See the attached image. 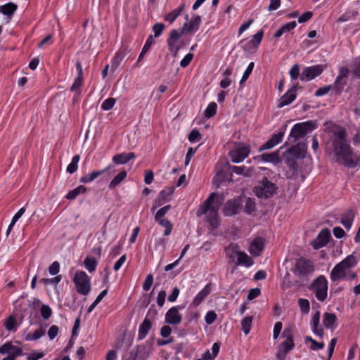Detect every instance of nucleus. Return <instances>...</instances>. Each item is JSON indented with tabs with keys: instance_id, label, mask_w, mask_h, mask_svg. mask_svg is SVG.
Listing matches in <instances>:
<instances>
[{
	"instance_id": "46",
	"label": "nucleus",
	"mask_w": 360,
	"mask_h": 360,
	"mask_svg": "<svg viewBox=\"0 0 360 360\" xmlns=\"http://www.w3.org/2000/svg\"><path fill=\"white\" fill-rule=\"evenodd\" d=\"M217 105L214 102L210 103L206 110H205V116L207 118H210L216 115Z\"/></svg>"
},
{
	"instance_id": "35",
	"label": "nucleus",
	"mask_w": 360,
	"mask_h": 360,
	"mask_svg": "<svg viewBox=\"0 0 360 360\" xmlns=\"http://www.w3.org/2000/svg\"><path fill=\"white\" fill-rule=\"evenodd\" d=\"M354 214L352 211L349 210L346 212L341 219V224L347 229H349L352 227L354 220Z\"/></svg>"
},
{
	"instance_id": "33",
	"label": "nucleus",
	"mask_w": 360,
	"mask_h": 360,
	"mask_svg": "<svg viewBox=\"0 0 360 360\" xmlns=\"http://www.w3.org/2000/svg\"><path fill=\"white\" fill-rule=\"evenodd\" d=\"M261 158L264 162H271L275 165L281 162L278 151L271 153H264L261 155Z\"/></svg>"
},
{
	"instance_id": "34",
	"label": "nucleus",
	"mask_w": 360,
	"mask_h": 360,
	"mask_svg": "<svg viewBox=\"0 0 360 360\" xmlns=\"http://www.w3.org/2000/svg\"><path fill=\"white\" fill-rule=\"evenodd\" d=\"M337 317L334 314L325 313L323 314V324L327 328L333 329L336 322Z\"/></svg>"
},
{
	"instance_id": "8",
	"label": "nucleus",
	"mask_w": 360,
	"mask_h": 360,
	"mask_svg": "<svg viewBox=\"0 0 360 360\" xmlns=\"http://www.w3.org/2000/svg\"><path fill=\"white\" fill-rule=\"evenodd\" d=\"M277 189L275 184L264 177L259 184L255 187L254 192L258 198H269L276 193Z\"/></svg>"
},
{
	"instance_id": "47",
	"label": "nucleus",
	"mask_w": 360,
	"mask_h": 360,
	"mask_svg": "<svg viewBox=\"0 0 360 360\" xmlns=\"http://www.w3.org/2000/svg\"><path fill=\"white\" fill-rule=\"evenodd\" d=\"M45 334V330L42 328H39L36 330L33 334L27 335L26 340H36L39 339L41 336Z\"/></svg>"
},
{
	"instance_id": "23",
	"label": "nucleus",
	"mask_w": 360,
	"mask_h": 360,
	"mask_svg": "<svg viewBox=\"0 0 360 360\" xmlns=\"http://www.w3.org/2000/svg\"><path fill=\"white\" fill-rule=\"evenodd\" d=\"M264 248V240L262 238H255L249 247V251L254 256H259Z\"/></svg>"
},
{
	"instance_id": "38",
	"label": "nucleus",
	"mask_w": 360,
	"mask_h": 360,
	"mask_svg": "<svg viewBox=\"0 0 360 360\" xmlns=\"http://www.w3.org/2000/svg\"><path fill=\"white\" fill-rule=\"evenodd\" d=\"M357 263L356 257L354 255H348L345 259L340 262L346 270L354 266Z\"/></svg>"
},
{
	"instance_id": "61",
	"label": "nucleus",
	"mask_w": 360,
	"mask_h": 360,
	"mask_svg": "<svg viewBox=\"0 0 360 360\" xmlns=\"http://www.w3.org/2000/svg\"><path fill=\"white\" fill-rule=\"evenodd\" d=\"M60 270V264L58 262H53L49 267V272L51 275H56Z\"/></svg>"
},
{
	"instance_id": "36",
	"label": "nucleus",
	"mask_w": 360,
	"mask_h": 360,
	"mask_svg": "<svg viewBox=\"0 0 360 360\" xmlns=\"http://www.w3.org/2000/svg\"><path fill=\"white\" fill-rule=\"evenodd\" d=\"M243 198V202H245L244 212L248 214H252L256 209L255 200L250 198Z\"/></svg>"
},
{
	"instance_id": "26",
	"label": "nucleus",
	"mask_w": 360,
	"mask_h": 360,
	"mask_svg": "<svg viewBox=\"0 0 360 360\" xmlns=\"http://www.w3.org/2000/svg\"><path fill=\"white\" fill-rule=\"evenodd\" d=\"M320 320V312L317 311L311 319V325H312V330L313 332L319 335L320 338H323V329L321 327H319Z\"/></svg>"
},
{
	"instance_id": "59",
	"label": "nucleus",
	"mask_w": 360,
	"mask_h": 360,
	"mask_svg": "<svg viewBox=\"0 0 360 360\" xmlns=\"http://www.w3.org/2000/svg\"><path fill=\"white\" fill-rule=\"evenodd\" d=\"M217 319V314L214 311H208L205 317V320L207 324L210 325L213 323Z\"/></svg>"
},
{
	"instance_id": "55",
	"label": "nucleus",
	"mask_w": 360,
	"mask_h": 360,
	"mask_svg": "<svg viewBox=\"0 0 360 360\" xmlns=\"http://www.w3.org/2000/svg\"><path fill=\"white\" fill-rule=\"evenodd\" d=\"M62 279L61 275H58L52 278H41L40 282L43 283L45 285L48 284H58Z\"/></svg>"
},
{
	"instance_id": "3",
	"label": "nucleus",
	"mask_w": 360,
	"mask_h": 360,
	"mask_svg": "<svg viewBox=\"0 0 360 360\" xmlns=\"http://www.w3.org/2000/svg\"><path fill=\"white\" fill-rule=\"evenodd\" d=\"M307 148V144L300 142L288 149L284 153L285 162L290 170L287 172L288 179L292 178L297 173V160L305 157Z\"/></svg>"
},
{
	"instance_id": "28",
	"label": "nucleus",
	"mask_w": 360,
	"mask_h": 360,
	"mask_svg": "<svg viewBox=\"0 0 360 360\" xmlns=\"http://www.w3.org/2000/svg\"><path fill=\"white\" fill-rule=\"evenodd\" d=\"M231 174H226L223 171H220L217 172L216 176L213 178V184L216 185L217 187L220 186V184L226 181H231Z\"/></svg>"
},
{
	"instance_id": "20",
	"label": "nucleus",
	"mask_w": 360,
	"mask_h": 360,
	"mask_svg": "<svg viewBox=\"0 0 360 360\" xmlns=\"http://www.w3.org/2000/svg\"><path fill=\"white\" fill-rule=\"evenodd\" d=\"M297 86H293L281 98L278 105V108H283L290 104L296 98Z\"/></svg>"
},
{
	"instance_id": "62",
	"label": "nucleus",
	"mask_w": 360,
	"mask_h": 360,
	"mask_svg": "<svg viewBox=\"0 0 360 360\" xmlns=\"http://www.w3.org/2000/svg\"><path fill=\"white\" fill-rule=\"evenodd\" d=\"M201 134H200L198 130L193 129L191 131L188 136V139L191 142H195L200 139Z\"/></svg>"
},
{
	"instance_id": "24",
	"label": "nucleus",
	"mask_w": 360,
	"mask_h": 360,
	"mask_svg": "<svg viewBox=\"0 0 360 360\" xmlns=\"http://www.w3.org/2000/svg\"><path fill=\"white\" fill-rule=\"evenodd\" d=\"M136 155L134 153H122L117 154L112 157V161L117 165H124L127 163L131 160L135 158Z\"/></svg>"
},
{
	"instance_id": "21",
	"label": "nucleus",
	"mask_w": 360,
	"mask_h": 360,
	"mask_svg": "<svg viewBox=\"0 0 360 360\" xmlns=\"http://www.w3.org/2000/svg\"><path fill=\"white\" fill-rule=\"evenodd\" d=\"M0 354L20 356L22 354V349L20 347L13 345L11 342H8L0 347Z\"/></svg>"
},
{
	"instance_id": "60",
	"label": "nucleus",
	"mask_w": 360,
	"mask_h": 360,
	"mask_svg": "<svg viewBox=\"0 0 360 360\" xmlns=\"http://www.w3.org/2000/svg\"><path fill=\"white\" fill-rule=\"evenodd\" d=\"M153 283V276L152 274H148L146 276V278L145 279V281L143 282V289L145 291L149 290V289L150 288Z\"/></svg>"
},
{
	"instance_id": "52",
	"label": "nucleus",
	"mask_w": 360,
	"mask_h": 360,
	"mask_svg": "<svg viewBox=\"0 0 360 360\" xmlns=\"http://www.w3.org/2000/svg\"><path fill=\"white\" fill-rule=\"evenodd\" d=\"M171 209V205H168L162 208H160L155 215V220H158L160 218L163 219V217L167 213L169 210Z\"/></svg>"
},
{
	"instance_id": "56",
	"label": "nucleus",
	"mask_w": 360,
	"mask_h": 360,
	"mask_svg": "<svg viewBox=\"0 0 360 360\" xmlns=\"http://www.w3.org/2000/svg\"><path fill=\"white\" fill-rule=\"evenodd\" d=\"M140 348L136 347L132 349L129 353V356L127 360H145L144 358H141L139 354Z\"/></svg>"
},
{
	"instance_id": "27",
	"label": "nucleus",
	"mask_w": 360,
	"mask_h": 360,
	"mask_svg": "<svg viewBox=\"0 0 360 360\" xmlns=\"http://www.w3.org/2000/svg\"><path fill=\"white\" fill-rule=\"evenodd\" d=\"M210 285L207 284L193 299V305L198 307L205 300V298L210 293Z\"/></svg>"
},
{
	"instance_id": "11",
	"label": "nucleus",
	"mask_w": 360,
	"mask_h": 360,
	"mask_svg": "<svg viewBox=\"0 0 360 360\" xmlns=\"http://www.w3.org/2000/svg\"><path fill=\"white\" fill-rule=\"evenodd\" d=\"M243 196L229 200L224 205L222 212L225 216H233L238 213L243 205Z\"/></svg>"
},
{
	"instance_id": "5",
	"label": "nucleus",
	"mask_w": 360,
	"mask_h": 360,
	"mask_svg": "<svg viewBox=\"0 0 360 360\" xmlns=\"http://www.w3.org/2000/svg\"><path fill=\"white\" fill-rule=\"evenodd\" d=\"M282 336L285 338V340L278 347V352L276 353L278 360H285L287 354L295 347L293 336L290 328H285L283 331Z\"/></svg>"
},
{
	"instance_id": "37",
	"label": "nucleus",
	"mask_w": 360,
	"mask_h": 360,
	"mask_svg": "<svg viewBox=\"0 0 360 360\" xmlns=\"http://www.w3.org/2000/svg\"><path fill=\"white\" fill-rule=\"evenodd\" d=\"M17 5L13 3H8L5 5L0 6V12L3 14L11 16L17 10Z\"/></svg>"
},
{
	"instance_id": "32",
	"label": "nucleus",
	"mask_w": 360,
	"mask_h": 360,
	"mask_svg": "<svg viewBox=\"0 0 360 360\" xmlns=\"http://www.w3.org/2000/svg\"><path fill=\"white\" fill-rule=\"evenodd\" d=\"M127 172L124 170L118 173L108 184L109 189L115 188L127 177Z\"/></svg>"
},
{
	"instance_id": "53",
	"label": "nucleus",
	"mask_w": 360,
	"mask_h": 360,
	"mask_svg": "<svg viewBox=\"0 0 360 360\" xmlns=\"http://www.w3.org/2000/svg\"><path fill=\"white\" fill-rule=\"evenodd\" d=\"M15 319L13 316H9L5 321L4 326L7 330H13L15 328Z\"/></svg>"
},
{
	"instance_id": "30",
	"label": "nucleus",
	"mask_w": 360,
	"mask_h": 360,
	"mask_svg": "<svg viewBox=\"0 0 360 360\" xmlns=\"http://www.w3.org/2000/svg\"><path fill=\"white\" fill-rule=\"evenodd\" d=\"M184 4L180 6L178 8L173 10L170 13L166 14L164 17L165 21L169 22L170 24L173 23L175 20L180 15L184 9Z\"/></svg>"
},
{
	"instance_id": "17",
	"label": "nucleus",
	"mask_w": 360,
	"mask_h": 360,
	"mask_svg": "<svg viewBox=\"0 0 360 360\" xmlns=\"http://www.w3.org/2000/svg\"><path fill=\"white\" fill-rule=\"evenodd\" d=\"M231 248L232 251L235 252L238 255V261L236 263V266L239 264L244 265L247 267L250 266L253 264L252 259L249 257L245 252L241 251H237L238 246L231 245V247L228 248L230 250Z\"/></svg>"
},
{
	"instance_id": "64",
	"label": "nucleus",
	"mask_w": 360,
	"mask_h": 360,
	"mask_svg": "<svg viewBox=\"0 0 360 360\" xmlns=\"http://www.w3.org/2000/svg\"><path fill=\"white\" fill-rule=\"evenodd\" d=\"M58 327L56 325H53L50 327L48 330V335L51 340L54 339L58 333Z\"/></svg>"
},
{
	"instance_id": "48",
	"label": "nucleus",
	"mask_w": 360,
	"mask_h": 360,
	"mask_svg": "<svg viewBox=\"0 0 360 360\" xmlns=\"http://www.w3.org/2000/svg\"><path fill=\"white\" fill-rule=\"evenodd\" d=\"M263 35H264V32L262 30L259 31L257 33H256L253 36L252 39H251L249 41V44L251 46L257 48L258 46V45L260 44V42L262 41Z\"/></svg>"
},
{
	"instance_id": "6",
	"label": "nucleus",
	"mask_w": 360,
	"mask_h": 360,
	"mask_svg": "<svg viewBox=\"0 0 360 360\" xmlns=\"http://www.w3.org/2000/svg\"><path fill=\"white\" fill-rule=\"evenodd\" d=\"M314 270L312 262L304 257L297 259L294 268L292 269V271L300 278L307 277Z\"/></svg>"
},
{
	"instance_id": "31",
	"label": "nucleus",
	"mask_w": 360,
	"mask_h": 360,
	"mask_svg": "<svg viewBox=\"0 0 360 360\" xmlns=\"http://www.w3.org/2000/svg\"><path fill=\"white\" fill-rule=\"evenodd\" d=\"M231 172L236 173L244 176H250L254 172L252 168H246L245 166H233L231 167Z\"/></svg>"
},
{
	"instance_id": "58",
	"label": "nucleus",
	"mask_w": 360,
	"mask_h": 360,
	"mask_svg": "<svg viewBox=\"0 0 360 360\" xmlns=\"http://www.w3.org/2000/svg\"><path fill=\"white\" fill-rule=\"evenodd\" d=\"M165 29V25L163 23H156L153 26V30L154 32V37H158Z\"/></svg>"
},
{
	"instance_id": "14",
	"label": "nucleus",
	"mask_w": 360,
	"mask_h": 360,
	"mask_svg": "<svg viewBox=\"0 0 360 360\" xmlns=\"http://www.w3.org/2000/svg\"><path fill=\"white\" fill-rule=\"evenodd\" d=\"M250 150L249 147L243 146L236 148L229 152V156L231 158L232 162L235 163H239L243 161L250 153Z\"/></svg>"
},
{
	"instance_id": "9",
	"label": "nucleus",
	"mask_w": 360,
	"mask_h": 360,
	"mask_svg": "<svg viewBox=\"0 0 360 360\" xmlns=\"http://www.w3.org/2000/svg\"><path fill=\"white\" fill-rule=\"evenodd\" d=\"M316 295V298L323 302L328 294V281L324 276H320L316 278L309 287Z\"/></svg>"
},
{
	"instance_id": "4",
	"label": "nucleus",
	"mask_w": 360,
	"mask_h": 360,
	"mask_svg": "<svg viewBox=\"0 0 360 360\" xmlns=\"http://www.w3.org/2000/svg\"><path fill=\"white\" fill-rule=\"evenodd\" d=\"M316 128V124L313 121L297 123L291 129L288 142L290 144L295 143L298 139L303 138Z\"/></svg>"
},
{
	"instance_id": "7",
	"label": "nucleus",
	"mask_w": 360,
	"mask_h": 360,
	"mask_svg": "<svg viewBox=\"0 0 360 360\" xmlns=\"http://www.w3.org/2000/svg\"><path fill=\"white\" fill-rule=\"evenodd\" d=\"M78 293L86 295L91 290V278L82 271H77L73 278Z\"/></svg>"
},
{
	"instance_id": "43",
	"label": "nucleus",
	"mask_w": 360,
	"mask_h": 360,
	"mask_svg": "<svg viewBox=\"0 0 360 360\" xmlns=\"http://www.w3.org/2000/svg\"><path fill=\"white\" fill-rule=\"evenodd\" d=\"M252 319V316H246L241 321V328L245 335L250 333Z\"/></svg>"
},
{
	"instance_id": "57",
	"label": "nucleus",
	"mask_w": 360,
	"mask_h": 360,
	"mask_svg": "<svg viewBox=\"0 0 360 360\" xmlns=\"http://www.w3.org/2000/svg\"><path fill=\"white\" fill-rule=\"evenodd\" d=\"M290 76L292 79H297L300 76V65L295 64L290 70Z\"/></svg>"
},
{
	"instance_id": "15",
	"label": "nucleus",
	"mask_w": 360,
	"mask_h": 360,
	"mask_svg": "<svg viewBox=\"0 0 360 360\" xmlns=\"http://www.w3.org/2000/svg\"><path fill=\"white\" fill-rule=\"evenodd\" d=\"M330 237V231L328 229H324L321 231L316 238L311 243V245L314 249L319 250L327 245Z\"/></svg>"
},
{
	"instance_id": "50",
	"label": "nucleus",
	"mask_w": 360,
	"mask_h": 360,
	"mask_svg": "<svg viewBox=\"0 0 360 360\" xmlns=\"http://www.w3.org/2000/svg\"><path fill=\"white\" fill-rule=\"evenodd\" d=\"M115 102V98H108L103 102V103L101 104V108L104 110H109L112 108Z\"/></svg>"
},
{
	"instance_id": "18",
	"label": "nucleus",
	"mask_w": 360,
	"mask_h": 360,
	"mask_svg": "<svg viewBox=\"0 0 360 360\" xmlns=\"http://www.w3.org/2000/svg\"><path fill=\"white\" fill-rule=\"evenodd\" d=\"M174 187L170 186L160 191L158 198L154 201L155 206L153 207V209L154 210L155 207L161 206L165 202L169 201L170 196L174 193Z\"/></svg>"
},
{
	"instance_id": "22",
	"label": "nucleus",
	"mask_w": 360,
	"mask_h": 360,
	"mask_svg": "<svg viewBox=\"0 0 360 360\" xmlns=\"http://www.w3.org/2000/svg\"><path fill=\"white\" fill-rule=\"evenodd\" d=\"M284 136V132L280 131L277 134H273L271 138L266 142L264 145L260 148V150H269L281 142L283 137Z\"/></svg>"
},
{
	"instance_id": "2",
	"label": "nucleus",
	"mask_w": 360,
	"mask_h": 360,
	"mask_svg": "<svg viewBox=\"0 0 360 360\" xmlns=\"http://www.w3.org/2000/svg\"><path fill=\"white\" fill-rule=\"evenodd\" d=\"M224 201V198L215 193L210 195L208 198L201 205L197 214H205L207 222L212 229H217L219 225L218 211L220 205Z\"/></svg>"
},
{
	"instance_id": "40",
	"label": "nucleus",
	"mask_w": 360,
	"mask_h": 360,
	"mask_svg": "<svg viewBox=\"0 0 360 360\" xmlns=\"http://www.w3.org/2000/svg\"><path fill=\"white\" fill-rule=\"evenodd\" d=\"M155 43V40L152 35H150L148 38L146 44H144L142 51L139 56L138 61H140L143 58L144 55L149 51L151 46Z\"/></svg>"
},
{
	"instance_id": "49",
	"label": "nucleus",
	"mask_w": 360,
	"mask_h": 360,
	"mask_svg": "<svg viewBox=\"0 0 360 360\" xmlns=\"http://www.w3.org/2000/svg\"><path fill=\"white\" fill-rule=\"evenodd\" d=\"M298 304L302 312L307 314L309 311L310 304L309 302L307 299H299Z\"/></svg>"
},
{
	"instance_id": "12",
	"label": "nucleus",
	"mask_w": 360,
	"mask_h": 360,
	"mask_svg": "<svg viewBox=\"0 0 360 360\" xmlns=\"http://www.w3.org/2000/svg\"><path fill=\"white\" fill-rule=\"evenodd\" d=\"M324 70V65H316L311 67H306L300 75L302 81H310L319 76Z\"/></svg>"
},
{
	"instance_id": "44",
	"label": "nucleus",
	"mask_w": 360,
	"mask_h": 360,
	"mask_svg": "<svg viewBox=\"0 0 360 360\" xmlns=\"http://www.w3.org/2000/svg\"><path fill=\"white\" fill-rule=\"evenodd\" d=\"M79 160L80 156L79 155H76L72 158L71 162L67 167V172L68 173L73 174L77 171Z\"/></svg>"
},
{
	"instance_id": "42",
	"label": "nucleus",
	"mask_w": 360,
	"mask_h": 360,
	"mask_svg": "<svg viewBox=\"0 0 360 360\" xmlns=\"http://www.w3.org/2000/svg\"><path fill=\"white\" fill-rule=\"evenodd\" d=\"M86 269L90 272L95 271L97 266V261L94 257H87L84 262Z\"/></svg>"
},
{
	"instance_id": "45",
	"label": "nucleus",
	"mask_w": 360,
	"mask_h": 360,
	"mask_svg": "<svg viewBox=\"0 0 360 360\" xmlns=\"http://www.w3.org/2000/svg\"><path fill=\"white\" fill-rule=\"evenodd\" d=\"M125 57L126 53L124 51H120L119 52H117L112 60V68L114 69L117 68Z\"/></svg>"
},
{
	"instance_id": "13",
	"label": "nucleus",
	"mask_w": 360,
	"mask_h": 360,
	"mask_svg": "<svg viewBox=\"0 0 360 360\" xmlns=\"http://www.w3.org/2000/svg\"><path fill=\"white\" fill-rule=\"evenodd\" d=\"M349 72L347 68L343 67L340 69L339 75L333 85V88L335 89L337 94L342 92L346 85Z\"/></svg>"
},
{
	"instance_id": "41",
	"label": "nucleus",
	"mask_w": 360,
	"mask_h": 360,
	"mask_svg": "<svg viewBox=\"0 0 360 360\" xmlns=\"http://www.w3.org/2000/svg\"><path fill=\"white\" fill-rule=\"evenodd\" d=\"M155 221H158L160 225H161L162 226L165 228V233H164L165 236H169L171 233L172 228H173V225L170 221H169L167 219H164V218L163 219L160 218V219L155 220Z\"/></svg>"
},
{
	"instance_id": "1",
	"label": "nucleus",
	"mask_w": 360,
	"mask_h": 360,
	"mask_svg": "<svg viewBox=\"0 0 360 360\" xmlns=\"http://www.w3.org/2000/svg\"><path fill=\"white\" fill-rule=\"evenodd\" d=\"M325 131L330 134L333 152L338 163L348 168H355L360 165V154L352 151L346 139L347 133L343 127L328 122L325 124Z\"/></svg>"
},
{
	"instance_id": "10",
	"label": "nucleus",
	"mask_w": 360,
	"mask_h": 360,
	"mask_svg": "<svg viewBox=\"0 0 360 360\" xmlns=\"http://www.w3.org/2000/svg\"><path fill=\"white\" fill-rule=\"evenodd\" d=\"M184 34L179 30H172L169 34V37L167 40L169 50L174 58L176 57L179 51L184 45L183 41L180 40Z\"/></svg>"
},
{
	"instance_id": "54",
	"label": "nucleus",
	"mask_w": 360,
	"mask_h": 360,
	"mask_svg": "<svg viewBox=\"0 0 360 360\" xmlns=\"http://www.w3.org/2000/svg\"><path fill=\"white\" fill-rule=\"evenodd\" d=\"M254 66H255V64L253 62H251L247 69L245 70V72L243 73V75L241 78V80L240 82V84H243L244 82H245L248 78L249 77V76L250 75V74L252 73V70L254 68Z\"/></svg>"
},
{
	"instance_id": "39",
	"label": "nucleus",
	"mask_w": 360,
	"mask_h": 360,
	"mask_svg": "<svg viewBox=\"0 0 360 360\" xmlns=\"http://www.w3.org/2000/svg\"><path fill=\"white\" fill-rule=\"evenodd\" d=\"M86 192V188L83 185H80L78 187H77L76 188L70 191L67 194L66 198L69 199V200H74L79 194H82V193L83 194V193H85Z\"/></svg>"
},
{
	"instance_id": "63",
	"label": "nucleus",
	"mask_w": 360,
	"mask_h": 360,
	"mask_svg": "<svg viewBox=\"0 0 360 360\" xmlns=\"http://www.w3.org/2000/svg\"><path fill=\"white\" fill-rule=\"evenodd\" d=\"M193 58V53L186 54L184 56V58L181 60V61L180 62L181 67H182V68L187 67L189 65V63H191V61L192 60Z\"/></svg>"
},
{
	"instance_id": "16",
	"label": "nucleus",
	"mask_w": 360,
	"mask_h": 360,
	"mask_svg": "<svg viewBox=\"0 0 360 360\" xmlns=\"http://www.w3.org/2000/svg\"><path fill=\"white\" fill-rule=\"evenodd\" d=\"M180 307L170 308L165 314V321L169 324L178 325L181 322L182 317L179 312Z\"/></svg>"
},
{
	"instance_id": "19",
	"label": "nucleus",
	"mask_w": 360,
	"mask_h": 360,
	"mask_svg": "<svg viewBox=\"0 0 360 360\" xmlns=\"http://www.w3.org/2000/svg\"><path fill=\"white\" fill-rule=\"evenodd\" d=\"M200 22L201 17L200 15H195L189 22H185L179 30L184 34L196 31L198 30Z\"/></svg>"
},
{
	"instance_id": "25",
	"label": "nucleus",
	"mask_w": 360,
	"mask_h": 360,
	"mask_svg": "<svg viewBox=\"0 0 360 360\" xmlns=\"http://www.w3.org/2000/svg\"><path fill=\"white\" fill-rule=\"evenodd\" d=\"M346 269L340 263L336 264L330 273V279L336 281L346 276Z\"/></svg>"
},
{
	"instance_id": "51",
	"label": "nucleus",
	"mask_w": 360,
	"mask_h": 360,
	"mask_svg": "<svg viewBox=\"0 0 360 360\" xmlns=\"http://www.w3.org/2000/svg\"><path fill=\"white\" fill-rule=\"evenodd\" d=\"M40 312L42 318L45 320L49 319L52 314L51 309L48 306L43 304L40 309Z\"/></svg>"
},
{
	"instance_id": "29",
	"label": "nucleus",
	"mask_w": 360,
	"mask_h": 360,
	"mask_svg": "<svg viewBox=\"0 0 360 360\" xmlns=\"http://www.w3.org/2000/svg\"><path fill=\"white\" fill-rule=\"evenodd\" d=\"M151 326L152 324L149 319H145L143 320V323L141 324L139 329V340H143V338H145L149 330L150 329Z\"/></svg>"
}]
</instances>
